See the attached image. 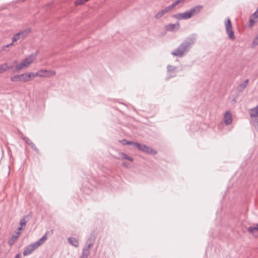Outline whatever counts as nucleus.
<instances>
[{
	"label": "nucleus",
	"instance_id": "1",
	"mask_svg": "<svg viewBox=\"0 0 258 258\" xmlns=\"http://www.w3.org/2000/svg\"><path fill=\"white\" fill-rule=\"evenodd\" d=\"M194 43L195 41L193 38H187L176 49L171 52V54L178 57L184 56L189 51Z\"/></svg>",
	"mask_w": 258,
	"mask_h": 258
},
{
	"label": "nucleus",
	"instance_id": "2",
	"mask_svg": "<svg viewBox=\"0 0 258 258\" xmlns=\"http://www.w3.org/2000/svg\"><path fill=\"white\" fill-rule=\"evenodd\" d=\"M203 7L201 5L196 6L184 13H177L173 16L177 20H187L198 15L202 10Z\"/></svg>",
	"mask_w": 258,
	"mask_h": 258
},
{
	"label": "nucleus",
	"instance_id": "3",
	"mask_svg": "<svg viewBox=\"0 0 258 258\" xmlns=\"http://www.w3.org/2000/svg\"><path fill=\"white\" fill-rule=\"evenodd\" d=\"M36 54H31L24 59H23L19 63H18V61L15 60L13 61V64H15V69L17 72L20 71L21 70L27 68L36 59Z\"/></svg>",
	"mask_w": 258,
	"mask_h": 258
},
{
	"label": "nucleus",
	"instance_id": "4",
	"mask_svg": "<svg viewBox=\"0 0 258 258\" xmlns=\"http://www.w3.org/2000/svg\"><path fill=\"white\" fill-rule=\"evenodd\" d=\"M47 239V236L46 233L40 239H39V240L28 245L27 247L25 248L23 251L24 256L30 255L31 253L33 252V251L36 249L40 245L43 244L45 242Z\"/></svg>",
	"mask_w": 258,
	"mask_h": 258
},
{
	"label": "nucleus",
	"instance_id": "5",
	"mask_svg": "<svg viewBox=\"0 0 258 258\" xmlns=\"http://www.w3.org/2000/svg\"><path fill=\"white\" fill-rule=\"evenodd\" d=\"M30 32L31 30L30 29H26L15 34L12 38V42L9 44L4 46L3 48V49H4L5 47H8L10 46L13 45V43L15 42L23 40Z\"/></svg>",
	"mask_w": 258,
	"mask_h": 258
},
{
	"label": "nucleus",
	"instance_id": "6",
	"mask_svg": "<svg viewBox=\"0 0 258 258\" xmlns=\"http://www.w3.org/2000/svg\"><path fill=\"white\" fill-rule=\"evenodd\" d=\"M249 113L251 118L250 123L255 130L258 132V105L254 108L250 109Z\"/></svg>",
	"mask_w": 258,
	"mask_h": 258
},
{
	"label": "nucleus",
	"instance_id": "7",
	"mask_svg": "<svg viewBox=\"0 0 258 258\" xmlns=\"http://www.w3.org/2000/svg\"><path fill=\"white\" fill-rule=\"evenodd\" d=\"M135 147L140 151L149 154L156 155L157 153L156 151L153 150L149 147L145 145L141 144L140 143H136L135 144Z\"/></svg>",
	"mask_w": 258,
	"mask_h": 258
},
{
	"label": "nucleus",
	"instance_id": "8",
	"mask_svg": "<svg viewBox=\"0 0 258 258\" xmlns=\"http://www.w3.org/2000/svg\"><path fill=\"white\" fill-rule=\"evenodd\" d=\"M225 26L226 33L228 34L229 38L231 40H235V37L234 36V32L232 30V24L229 18L226 19L225 22Z\"/></svg>",
	"mask_w": 258,
	"mask_h": 258
},
{
	"label": "nucleus",
	"instance_id": "9",
	"mask_svg": "<svg viewBox=\"0 0 258 258\" xmlns=\"http://www.w3.org/2000/svg\"><path fill=\"white\" fill-rule=\"evenodd\" d=\"M56 74L55 71L53 70H47L41 69L38 71L37 72L35 73V76L40 77H44V78H49L51 76H53Z\"/></svg>",
	"mask_w": 258,
	"mask_h": 258
},
{
	"label": "nucleus",
	"instance_id": "10",
	"mask_svg": "<svg viewBox=\"0 0 258 258\" xmlns=\"http://www.w3.org/2000/svg\"><path fill=\"white\" fill-rule=\"evenodd\" d=\"M175 6L173 4L172 5L165 7L164 9H162L161 11L158 12L155 15V18L156 19H160L163 16H164L165 14H167L170 11H171L173 8Z\"/></svg>",
	"mask_w": 258,
	"mask_h": 258
},
{
	"label": "nucleus",
	"instance_id": "11",
	"mask_svg": "<svg viewBox=\"0 0 258 258\" xmlns=\"http://www.w3.org/2000/svg\"><path fill=\"white\" fill-rule=\"evenodd\" d=\"M35 78V73L30 72L21 74V82H28Z\"/></svg>",
	"mask_w": 258,
	"mask_h": 258
},
{
	"label": "nucleus",
	"instance_id": "12",
	"mask_svg": "<svg viewBox=\"0 0 258 258\" xmlns=\"http://www.w3.org/2000/svg\"><path fill=\"white\" fill-rule=\"evenodd\" d=\"M92 247V241L89 242L88 244L85 246L82 251V254L80 258H88V255L90 254V249Z\"/></svg>",
	"mask_w": 258,
	"mask_h": 258
},
{
	"label": "nucleus",
	"instance_id": "13",
	"mask_svg": "<svg viewBox=\"0 0 258 258\" xmlns=\"http://www.w3.org/2000/svg\"><path fill=\"white\" fill-rule=\"evenodd\" d=\"M233 119L232 114L229 111H226L224 115V121L226 125H229L232 123Z\"/></svg>",
	"mask_w": 258,
	"mask_h": 258
},
{
	"label": "nucleus",
	"instance_id": "14",
	"mask_svg": "<svg viewBox=\"0 0 258 258\" xmlns=\"http://www.w3.org/2000/svg\"><path fill=\"white\" fill-rule=\"evenodd\" d=\"M14 68L13 65H9L8 63H4L0 64V74L5 72L12 70Z\"/></svg>",
	"mask_w": 258,
	"mask_h": 258
},
{
	"label": "nucleus",
	"instance_id": "15",
	"mask_svg": "<svg viewBox=\"0 0 258 258\" xmlns=\"http://www.w3.org/2000/svg\"><path fill=\"white\" fill-rule=\"evenodd\" d=\"M21 235V232L16 231L15 234L12 236L11 238L8 241V244L12 246L17 240L18 238Z\"/></svg>",
	"mask_w": 258,
	"mask_h": 258
},
{
	"label": "nucleus",
	"instance_id": "16",
	"mask_svg": "<svg viewBox=\"0 0 258 258\" xmlns=\"http://www.w3.org/2000/svg\"><path fill=\"white\" fill-rule=\"evenodd\" d=\"M258 19V14L254 12L250 17L249 20V27H252L254 24L257 22L256 19Z\"/></svg>",
	"mask_w": 258,
	"mask_h": 258
},
{
	"label": "nucleus",
	"instance_id": "17",
	"mask_svg": "<svg viewBox=\"0 0 258 258\" xmlns=\"http://www.w3.org/2000/svg\"><path fill=\"white\" fill-rule=\"evenodd\" d=\"M179 26L180 25L179 23H177L176 24H170L166 26V29L168 31H172L175 29L176 30H178Z\"/></svg>",
	"mask_w": 258,
	"mask_h": 258
},
{
	"label": "nucleus",
	"instance_id": "18",
	"mask_svg": "<svg viewBox=\"0 0 258 258\" xmlns=\"http://www.w3.org/2000/svg\"><path fill=\"white\" fill-rule=\"evenodd\" d=\"M68 241L70 244L76 247H78L79 246V241L76 238L69 237L68 238Z\"/></svg>",
	"mask_w": 258,
	"mask_h": 258
},
{
	"label": "nucleus",
	"instance_id": "19",
	"mask_svg": "<svg viewBox=\"0 0 258 258\" xmlns=\"http://www.w3.org/2000/svg\"><path fill=\"white\" fill-rule=\"evenodd\" d=\"M249 82V80L248 79H246L244 81V82L241 83L240 84H239L238 86H237V90L239 92H242L245 89V88L246 87V86H247V84H248V83Z\"/></svg>",
	"mask_w": 258,
	"mask_h": 258
},
{
	"label": "nucleus",
	"instance_id": "20",
	"mask_svg": "<svg viewBox=\"0 0 258 258\" xmlns=\"http://www.w3.org/2000/svg\"><path fill=\"white\" fill-rule=\"evenodd\" d=\"M24 141L29 145L36 152H38L39 151L35 144L28 138H24Z\"/></svg>",
	"mask_w": 258,
	"mask_h": 258
},
{
	"label": "nucleus",
	"instance_id": "21",
	"mask_svg": "<svg viewBox=\"0 0 258 258\" xmlns=\"http://www.w3.org/2000/svg\"><path fill=\"white\" fill-rule=\"evenodd\" d=\"M119 156L120 158L121 159H126V160H127L131 162L134 161V159L133 158L127 156L126 154H125L124 153H122V152L119 153Z\"/></svg>",
	"mask_w": 258,
	"mask_h": 258
},
{
	"label": "nucleus",
	"instance_id": "22",
	"mask_svg": "<svg viewBox=\"0 0 258 258\" xmlns=\"http://www.w3.org/2000/svg\"><path fill=\"white\" fill-rule=\"evenodd\" d=\"M11 80L14 82H21V75H17L12 77Z\"/></svg>",
	"mask_w": 258,
	"mask_h": 258
},
{
	"label": "nucleus",
	"instance_id": "23",
	"mask_svg": "<svg viewBox=\"0 0 258 258\" xmlns=\"http://www.w3.org/2000/svg\"><path fill=\"white\" fill-rule=\"evenodd\" d=\"M120 142L123 145H133L135 147V144L136 143L132 142V141H127L125 139H123L120 141Z\"/></svg>",
	"mask_w": 258,
	"mask_h": 258
},
{
	"label": "nucleus",
	"instance_id": "24",
	"mask_svg": "<svg viewBox=\"0 0 258 258\" xmlns=\"http://www.w3.org/2000/svg\"><path fill=\"white\" fill-rule=\"evenodd\" d=\"M248 231L251 234H253L254 231H258V224L255 226L249 227L248 228Z\"/></svg>",
	"mask_w": 258,
	"mask_h": 258
},
{
	"label": "nucleus",
	"instance_id": "25",
	"mask_svg": "<svg viewBox=\"0 0 258 258\" xmlns=\"http://www.w3.org/2000/svg\"><path fill=\"white\" fill-rule=\"evenodd\" d=\"M258 45V34L254 38L252 42V47H254Z\"/></svg>",
	"mask_w": 258,
	"mask_h": 258
},
{
	"label": "nucleus",
	"instance_id": "26",
	"mask_svg": "<svg viewBox=\"0 0 258 258\" xmlns=\"http://www.w3.org/2000/svg\"><path fill=\"white\" fill-rule=\"evenodd\" d=\"M27 223V221L26 220L25 218L24 217L20 221V226L25 228Z\"/></svg>",
	"mask_w": 258,
	"mask_h": 258
},
{
	"label": "nucleus",
	"instance_id": "27",
	"mask_svg": "<svg viewBox=\"0 0 258 258\" xmlns=\"http://www.w3.org/2000/svg\"><path fill=\"white\" fill-rule=\"evenodd\" d=\"M88 0H77L75 2V5L76 6L79 5H82L87 2Z\"/></svg>",
	"mask_w": 258,
	"mask_h": 258
},
{
	"label": "nucleus",
	"instance_id": "28",
	"mask_svg": "<svg viewBox=\"0 0 258 258\" xmlns=\"http://www.w3.org/2000/svg\"><path fill=\"white\" fill-rule=\"evenodd\" d=\"M95 239V237L93 235V236H91L88 239L87 241V245L88 244V243L89 242H91L92 241V245H93V243H94V240Z\"/></svg>",
	"mask_w": 258,
	"mask_h": 258
},
{
	"label": "nucleus",
	"instance_id": "29",
	"mask_svg": "<svg viewBox=\"0 0 258 258\" xmlns=\"http://www.w3.org/2000/svg\"><path fill=\"white\" fill-rule=\"evenodd\" d=\"M185 0H176L175 2H174L173 4H174V5L175 6H177V5H178L180 3H183V2H184Z\"/></svg>",
	"mask_w": 258,
	"mask_h": 258
},
{
	"label": "nucleus",
	"instance_id": "30",
	"mask_svg": "<svg viewBox=\"0 0 258 258\" xmlns=\"http://www.w3.org/2000/svg\"><path fill=\"white\" fill-rule=\"evenodd\" d=\"M20 138L24 140V138H27L22 133H20Z\"/></svg>",
	"mask_w": 258,
	"mask_h": 258
},
{
	"label": "nucleus",
	"instance_id": "31",
	"mask_svg": "<svg viewBox=\"0 0 258 258\" xmlns=\"http://www.w3.org/2000/svg\"><path fill=\"white\" fill-rule=\"evenodd\" d=\"M24 228H23V227H22L20 226V227H19L17 229V231H19V232H21V231L22 230H23Z\"/></svg>",
	"mask_w": 258,
	"mask_h": 258
},
{
	"label": "nucleus",
	"instance_id": "32",
	"mask_svg": "<svg viewBox=\"0 0 258 258\" xmlns=\"http://www.w3.org/2000/svg\"><path fill=\"white\" fill-rule=\"evenodd\" d=\"M167 68H168V70L169 71H172V70H174V68H172V67L171 66H168Z\"/></svg>",
	"mask_w": 258,
	"mask_h": 258
},
{
	"label": "nucleus",
	"instance_id": "33",
	"mask_svg": "<svg viewBox=\"0 0 258 258\" xmlns=\"http://www.w3.org/2000/svg\"><path fill=\"white\" fill-rule=\"evenodd\" d=\"M14 258H21V254L18 253L16 255Z\"/></svg>",
	"mask_w": 258,
	"mask_h": 258
},
{
	"label": "nucleus",
	"instance_id": "34",
	"mask_svg": "<svg viewBox=\"0 0 258 258\" xmlns=\"http://www.w3.org/2000/svg\"><path fill=\"white\" fill-rule=\"evenodd\" d=\"M122 165L124 166L127 167V163H126V162H123Z\"/></svg>",
	"mask_w": 258,
	"mask_h": 258
},
{
	"label": "nucleus",
	"instance_id": "35",
	"mask_svg": "<svg viewBox=\"0 0 258 258\" xmlns=\"http://www.w3.org/2000/svg\"><path fill=\"white\" fill-rule=\"evenodd\" d=\"M257 14H258V8L256 9V11L255 12Z\"/></svg>",
	"mask_w": 258,
	"mask_h": 258
}]
</instances>
